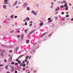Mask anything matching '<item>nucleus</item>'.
I'll return each instance as SVG.
<instances>
[{"mask_svg":"<svg viewBox=\"0 0 73 73\" xmlns=\"http://www.w3.org/2000/svg\"><path fill=\"white\" fill-rule=\"evenodd\" d=\"M11 72H13V71L15 70V68L13 67L12 66L11 67Z\"/></svg>","mask_w":73,"mask_h":73,"instance_id":"obj_1","label":"nucleus"},{"mask_svg":"<svg viewBox=\"0 0 73 73\" xmlns=\"http://www.w3.org/2000/svg\"><path fill=\"white\" fill-rule=\"evenodd\" d=\"M35 32V30H34L33 31H31L29 34L28 35V36H29L30 35H31V34H32V33H34Z\"/></svg>","mask_w":73,"mask_h":73,"instance_id":"obj_2","label":"nucleus"},{"mask_svg":"<svg viewBox=\"0 0 73 73\" xmlns=\"http://www.w3.org/2000/svg\"><path fill=\"white\" fill-rule=\"evenodd\" d=\"M39 47V46L38 45H36L35 47H34L35 49H37V48H38V47Z\"/></svg>","mask_w":73,"mask_h":73,"instance_id":"obj_3","label":"nucleus"},{"mask_svg":"<svg viewBox=\"0 0 73 73\" xmlns=\"http://www.w3.org/2000/svg\"><path fill=\"white\" fill-rule=\"evenodd\" d=\"M46 33H44L41 35V37H42L43 36H44L45 35H46Z\"/></svg>","mask_w":73,"mask_h":73,"instance_id":"obj_4","label":"nucleus"},{"mask_svg":"<svg viewBox=\"0 0 73 73\" xmlns=\"http://www.w3.org/2000/svg\"><path fill=\"white\" fill-rule=\"evenodd\" d=\"M27 6V3H24L23 7H26Z\"/></svg>","mask_w":73,"mask_h":73,"instance_id":"obj_5","label":"nucleus"},{"mask_svg":"<svg viewBox=\"0 0 73 73\" xmlns=\"http://www.w3.org/2000/svg\"><path fill=\"white\" fill-rule=\"evenodd\" d=\"M31 12L32 13H33V14H34V15H36L37 14L34 11H32Z\"/></svg>","mask_w":73,"mask_h":73,"instance_id":"obj_6","label":"nucleus"},{"mask_svg":"<svg viewBox=\"0 0 73 73\" xmlns=\"http://www.w3.org/2000/svg\"><path fill=\"white\" fill-rule=\"evenodd\" d=\"M5 68H6V70H7V69H8V65L6 66Z\"/></svg>","mask_w":73,"mask_h":73,"instance_id":"obj_7","label":"nucleus"},{"mask_svg":"<svg viewBox=\"0 0 73 73\" xmlns=\"http://www.w3.org/2000/svg\"><path fill=\"white\" fill-rule=\"evenodd\" d=\"M3 8H4V9H6V5H3Z\"/></svg>","mask_w":73,"mask_h":73,"instance_id":"obj_8","label":"nucleus"},{"mask_svg":"<svg viewBox=\"0 0 73 73\" xmlns=\"http://www.w3.org/2000/svg\"><path fill=\"white\" fill-rule=\"evenodd\" d=\"M27 44H28L29 42V40H27L26 41Z\"/></svg>","mask_w":73,"mask_h":73,"instance_id":"obj_9","label":"nucleus"},{"mask_svg":"<svg viewBox=\"0 0 73 73\" xmlns=\"http://www.w3.org/2000/svg\"><path fill=\"white\" fill-rule=\"evenodd\" d=\"M43 23H40L39 25L40 26H42V25H43Z\"/></svg>","mask_w":73,"mask_h":73,"instance_id":"obj_10","label":"nucleus"},{"mask_svg":"<svg viewBox=\"0 0 73 73\" xmlns=\"http://www.w3.org/2000/svg\"><path fill=\"white\" fill-rule=\"evenodd\" d=\"M56 11H58V10H60V7H58V9L57 8H56Z\"/></svg>","mask_w":73,"mask_h":73,"instance_id":"obj_11","label":"nucleus"},{"mask_svg":"<svg viewBox=\"0 0 73 73\" xmlns=\"http://www.w3.org/2000/svg\"><path fill=\"white\" fill-rule=\"evenodd\" d=\"M23 63H20V65L21 66H23Z\"/></svg>","mask_w":73,"mask_h":73,"instance_id":"obj_12","label":"nucleus"},{"mask_svg":"<svg viewBox=\"0 0 73 73\" xmlns=\"http://www.w3.org/2000/svg\"><path fill=\"white\" fill-rule=\"evenodd\" d=\"M0 51V52H5V50H1Z\"/></svg>","mask_w":73,"mask_h":73,"instance_id":"obj_13","label":"nucleus"},{"mask_svg":"<svg viewBox=\"0 0 73 73\" xmlns=\"http://www.w3.org/2000/svg\"><path fill=\"white\" fill-rule=\"evenodd\" d=\"M30 19L29 18V17H27L26 18V20H28V21H29V20Z\"/></svg>","mask_w":73,"mask_h":73,"instance_id":"obj_14","label":"nucleus"},{"mask_svg":"<svg viewBox=\"0 0 73 73\" xmlns=\"http://www.w3.org/2000/svg\"><path fill=\"white\" fill-rule=\"evenodd\" d=\"M64 7H67V3H66L64 5Z\"/></svg>","mask_w":73,"mask_h":73,"instance_id":"obj_15","label":"nucleus"},{"mask_svg":"<svg viewBox=\"0 0 73 73\" xmlns=\"http://www.w3.org/2000/svg\"><path fill=\"white\" fill-rule=\"evenodd\" d=\"M65 10H66V11H68V8L67 7H66L65 8Z\"/></svg>","mask_w":73,"mask_h":73,"instance_id":"obj_16","label":"nucleus"},{"mask_svg":"<svg viewBox=\"0 0 73 73\" xmlns=\"http://www.w3.org/2000/svg\"><path fill=\"white\" fill-rule=\"evenodd\" d=\"M18 64H20L21 63V61L20 60H19L18 62Z\"/></svg>","mask_w":73,"mask_h":73,"instance_id":"obj_17","label":"nucleus"},{"mask_svg":"<svg viewBox=\"0 0 73 73\" xmlns=\"http://www.w3.org/2000/svg\"><path fill=\"white\" fill-rule=\"evenodd\" d=\"M26 65L25 64H23V65L22 66L23 67H25V66Z\"/></svg>","mask_w":73,"mask_h":73,"instance_id":"obj_18","label":"nucleus"},{"mask_svg":"<svg viewBox=\"0 0 73 73\" xmlns=\"http://www.w3.org/2000/svg\"><path fill=\"white\" fill-rule=\"evenodd\" d=\"M7 1H8V0H4V3H7Z\"/></svg>","mask_w":73,"mask_h":73,"instance_id":"obj_19","label":"nucleus"},{"mask_svg":"<svg viewBox=\"0 0 73 73\" xmlns=\"http://www.w3.org/2000/svg\"><path fill=\"white\" fill-rule=\"evenodd\" d=\"M24 31H25V32H26V33H27V31H28V30L27 29H26V30H25Z\"/></svg>","mask_w":73,"mask_h":73,"instance_id":"obj_20","label":"nucleus"},{"mask_svg":"<svg viewBox=\"0 0 73 73\" xmlns=\"http://www.w3.org/2000/svg\"><path fill=\"white\" fill-rule=\"evenodd\" d=\"M17 52V48H16V50H15V53H16Z\"/></svg>","mask_w":73,"mask_h":73,"instance_id":"obj_21","label":"nucleus"},{"mask_svg":"<svg viewBox=\"0 0 73 73\" xmlns=\"http://www.w3.org/2000/svg\"><path fill=\"white\" fill-rule=\"evenodd\" d=\"M11 64L12 65H14V64H15V62H12L11 63Z\"/></svg>","mask_w":73,"mask_h":73,"instance_id":"obj_22","label":"nucleus"},{"mask_svg":"<svg viewBox=\"0 0 73 73\" xmlns=\"http://www.w3.org/2000/svg\"><path fill=\"white\" fill-rule=\"evenodd\" d=\"M69 16V15H66V17H68Z\"/></svg>","mask_w":73,"mask_h":73,"instance_id":"obj_23","label":"nucleus"},{"mask_svg":"<svg viewBox=\"0 0 73 73\" xmlns=\"http://www.w3.org/2000/svg\"><path fill=\"white\" fill-rule=\"evenodd\" d=\"M13 15H11L10 17L11 18V19H12V18H13Z\"/></svg>","mask_w":73,"mask_h":73,"instance_id":"obj_24","label":"nucleus"},{"mask_svg":"<svg viewBox=\"0 0 73 73\" xmlns=\"http://www.w3.org/2000/svg\"><path fill=\"white\" fill-rule=\"evenodd\" d=\"M52 34H50L48 35L49 37H50L51 36H52Z\"/></svg>","mask_w":73,"mask_h":73,"instance_id":"obj_25","label":"nucleus"},{"mask_svg":"<svg viewBox=\"0 0 73 73\" xmlns=\"http://www.w3.org/2000/svg\"><path fill=\"white\" fill-rule=\"evenodd\" d=\"M29 58V56H27L26 57V58H27V59H28Z\"/></svg>","mask_w":73,"mask_h":73,"instance_id":"obj_26","label":"nucleus"},{"mask_svg":"<svg viewBox=\"0 0 73 73\" xmlns=\"http://www.w3.org/2000/svg\"><path fill=\"white\" fill-rule=\"evenodd\" d=\"M26 69V68H23V70L24 71Z\"/></svg>","mask_w":73,"mask_h":73,"instance_id":"obj_27","label":"nucleus"},{"mask_svg":"<svg viewBox=\"0 0 73 73\" xmlns=\"http://www.w3.org/2000/svg\"><path fill=\"white\" fill-rule=\"evenodd\" d=\"M15 65H18V63H16L15 64Z\"/></svg>","mask_w":73,"mask_h":73,"instance_id":"obj_28","label":"nucleus"},{"mask_svg":"<svg viewBox=\"0 0 73 73\" xmlns=\"http://www.w3.org/2000/svg\"><path fill=\"white\" fill-rule=\"evenodd\" d=\"M1 56H4V54L3 53H1Z\"/></svg>","mask_w":73,"mask_h":73,"instance_id":"obj_29","label":"nucleus"},{"mask_svg":"<svg viewBox=\"0 0 73 73\" xmlns=\"http://www.w3.org/2000/svg\"><path fill=\"white\" fill-rule=\"evenodd\" d=\"M36 72H37L36 70H35L33 71L34 73H36Z\"/></svg>","mask_w":73,"mask_h":73,"instance_id":"obj_30","label":"nucleus"},{"mask_svg":"<svg viewBox=\"0 0 73 73\" xmlns=\"http://www.w3.org/2000/svg\"><path fill=\"white\" fill-rule=\"evenodd\" d=\"M27 10H30V9H29V7H27Z\"/></svg>","mask_w":73,"mask_h":73,"instance_id":"obj_31","label":"nucleus"},{"mask_svg":"<svg viewBox=\"0 0 73 73\" xmlns=\"http://www.w3.org/2000/svg\"><path fill=\"white\" fill-rule=\"evenodd\" d=\"M25 25H27V22H26L25 23Z\"/></svg>","mask_w":73,"mask_h":73,"instance_id":"obj_32","label":"nucleus"},{"mask_svg":"<svg viewBox=\"0 0 73 73\" xmlns=\"http://www.w3.org/2000/svg\"><path fill=\"white\" fill-rule=\"evenodd\" d=\"M4 61H5V62H7V61L6 60V59L4 60Z\"/></svg>","mask_w":73,"mask_h":73,"instance_id":"obj_33","label":"nucleus"},{"mask_svg":"<svg viewBox=\"0 0 73 73\" xmlns=\"http://www.w3.org/2000/svg\"><path fill=\"white\" fill-rule=\"evenodd\" d=\"M25 62H27L28 61V60L27 59H26L25 60Z\"/></svg>","mask_w":73,"mask_h":73,"instance_id":"obj_34","label":"nucleus"},{"mask_svg":"<svg viewBox=\"0 0 73 73\" xmlns=\"http://www.w3.org/2000/svg\"><path fill=\"white\" fill-rule=\"evenodd\" d=\"M63 7H64V5H62L60 7L61 8Z\"/></svg>","mask_w":73,"mask_h":73,"instance_id":"obj_35","label":"nucleus"},{"mask_svg":"<svg viewBox=\"0 0 73 73\" xmlns=\"http://www.w3.org/2000/svg\"><path fill=\"white\" fill-rule=\"evenodd\" d=\"M17 1H16V2H15V5H16V4H17Z\"/></svg>","mask_w":73,"mask_h":73,"instance_id":"obj_36","label":"nucleus"},{"mask_svg":"<svg viewBox=\"0 0 73 73\" xmlns=\"http://www.w3.org/2000/svg\"><path fill=\"white\" fill-rule=\"evenodd\" d=\"M15 18V19L17 18V16H15L14 17Z\"/></svg>","mask_w":73,"mask_h":73,"instance_id":"obj_37","label":"nucleus"},{"mask_svg":"<svg viewBox=\"0 0 73 73\" xmlns=\"http://www.w3.org/2000/svg\"><path fill=\"white\" fill-rule=\"evenodd\" d=\"M61 14L62 15H64V12H62L61 13Z\"/></svg>","mask_w":73,"mask_h":73,"instance_id":"obj_38","label":"nucleus"},{"mask_svg":"<svg viewBox=\"0 0 73 73\" xmlns=\"http://www.w3.org/2000/svg\"><path fill=\"white\" fill-rule=\"evenodd\" d=\"M3 66V65L0 64V67Z\"/></svg>","mask_w":73,"mask_h":73,"instance_id":"obj_39","label":"nucleus"},{"mask_svg":"<svg viewBox=\"0 0 73 73\" xmlns=\"http://www.w3.org/2000/svg\"><path fill=\"white\" fill-rule=\"evenodd\" d=\"M17 37H19V38H20V35H17Z\"/></svg>","mask_w":73,"mask_h":73,"instance_id":"obj_40","label":"nucleus"},{"mask_svg":"<svg viewBox=\"0 0 73 73\" xmlns=\"http://www.w3.org/2000/svg\"><path fill=\"white\" fill-rule=\"evenodd\" d=\"M51 4L52 5H54V3H53V2L51 3Z\"/></svg>","mask_w":73,"mask_h":73,"instance_id":"obj_41","label":"nucleus"},{"mask_svg":"<svg viewBox=\"0 0 73 73\" xmlns=\"http://www.w3.org/2000/svg\"><path fill=\"white\" fill-rule=\"evenodd\" d=\"M48 20H50V18H49L48 19Z\"/></svg>","mask_w":73,"mask_h":73,"instance_id":"obj_42","label":"nucleus"},{"mask_svg":"<svg viewBox=\"0 0 73 73\" xmlns=\"http://www.w3.org/2000/svg\"><path fill=\"white\" fill-rule=\"evenodd\" d=\"M15 73H17V71H15Z\"/></svg>","mask_w":73,"mask_h":73,"instance_id":"obj_43","label":"nucleus"},{"mask_svg":"<svg viewBox=\"0 0 73 73\" xmlns=\"http://www.w3.org/2000/svg\"><path fill=\"white\" fill-rule=\"evenodd\" d=\"M9 52H12V50H11L9 51Z\"/></svg>","mask_w":73,"mask_h":73,"instance_id":"obj_44","label":"nucleus"},{"mask_svg":"<svg viewBox=\"0 0 73 73\" xmlns=\"http://www.w3.org/2000/svg\"><path fill=\"white\" fill-rule=\"evenodd\" d=\"M27 21V20H26V19H24L23 21H24V22H25V21Z\"/></svg>","mask_w":73,"mask_h":73,"instance_id":"obj_45","label":"nucleus"},{"mask_svg":"<svg viewBox=\"0 0 73 73\" xmlns=\"http://www.w3.org/2000/svg\"><path fill=\"white\" fill-rule=\"evenodd\" d=\"M22 38H23V37H24V35H22Z\"/></svg>","mask_w":73,"mask_h":73,"instance_id":"obj_46","label":"nucleus"},{"mask_svg":"<svg viewBox=\"0 0 73 73\" xmlns=\"http://www.w3.org/2000/svg\"><path fill=\"white\" fill-rule=\"evenodd\" d=\"M16 48H17V50L19 49V47H16Z\"/></svg>","mask_w":73,"mask_h":73,"instance_id":"obj_47","label":"nucleus"},{"mask_svg":"<svg viewBox=\"0 0 73 73\" xmlns=\"http://www.w3.org/2000/svg\"><path fill=\"white\" fill-rule=\"evenodd\" d=\"M19 59H17L16 60V61H18H18H19Z\"/></svg>","mask_w":73,"mask_h":73,"instance_id":"obj_48","label":"nucleus"},{"mask_svg":"<svg viewBox=\"0 0 73 73\" xmlns=\"http://www.w3.org/2000/svg\"><path fill=\"white\" fill-rule=\"evenodd\" d=\"M17 32H18V33H20V31L18 30V31H17Z\"/></svg>","mask_w":73,"mask_h":73,"instance_id":"obj_49","label":"nucleus"},{"mask_svg":"<svg viewBox=\"0 0 73 73\" xmlns=\"http://www.w3.org/2000/svg\"><path fill=\"white\" fill-rule=\"evenodd\" d=\"M25 63V62L24 61H23V64H24Z\"/></svg>","mask_w":73,"mask_h":73,"instance_id":"obj_50","label":"nucleus"},{"mask_svg":"<svg viewBox=\"0 0 73 73\" xmlns=\"http://www.w3.org/2000/svg\"><path fill=\"white\" fill-rule=\"evenodd\" d=\"M7 20H10V19H9V18H7Z\"/></svg>","mask_w":73,"mask_h":73,"instance_id":"obj_51","label":"nucleus"},{"mask_svg":"<svg viewBox=\"0 0 73 73\" xmlns=\"http://www.w3.org/2000/svg\"><path fill=\"white\" fill-rule=\"evenodd\" d=\"M66 14H68V13H69V12H66Z\"/></svg>","mask_w":73,"mask_h":73,"instance_id":"obj_52","label":"nucleus"},{"mask_svg":"<svg viewBox=\"0 0 73 73\" xmlns=\"http://www.w3.org/2000/svg\"><path fill=\"white\" fill-rule=\"evenodd\" d=\"M21 56H19V57L18 58V59H19L20 58H21Z\"/></svg>","mask_w":73,"mask_h":73,"instance_id":"obj_53","label":"nucleus"},{"mask_svg":"<svg viewBox=\"0 0 73 73\" xmlns=\"http://www.w3.org/2000/svg\"><path fill=\"white\" fill-rule=\"evenodd\" d=\"M71 20L72 21H73V18L71 19Z\"/></svg>","mask_w":73,"mask_h":73,"instance_id":"obj_54","label":"nucleus"},{"mask_svg":"<svg viewBox=\"0 0 73 73\" xmlns=\"http://www.w3.org/2000/svg\"><path fill=\"white\" fill-rule=\"evenodd\" d=\"M36 43H35L34 44V45H36Z\"/></svg>","mask_w":73,"mask_h":73,"instance_id":"obj_55","label":"nucleus"},{"mask_svg":"<svg viewBox=\"0 0 73 73\" xmlns=\"http://www.w3.org/2000/svg\"><path fill=\"white\" fill-rule=\"evenodd\" d=\"M50 22H52V20H50Z\"/></svg>","mask_w":73,"mask_h":73,"instance_id":"obj_56","label":"nucleus"},{"mask_svg":"<svg viewBox=\"0 0 73 73\" xmlns=\"http://www.w3.org/2000/svg\"><path fill=\"white\" fill-rule=\"evenodd\" d=\"M63 3H66V1H64V2Z\"/></svg>","mask_w":73,"mask_h":73,"instance_id":"obj_57","label":"nucleus"},{"mask_svg":"<svg viewBox=\"0 0 73 73\" xmlns=\"http://www.w3.org/2000/svg\"><path fill=\"white\" fill-rule=\"evenodd\" d=\"M69 5H71V4L70 3H69Z\"/></svg>","mask_w":73,"mask_h":73,"instance_id":"obj_58","label":"nucleus"},{"mask_svg":"<svg viewBox=\"0 0 73 73\" xmlns=\"http://www.w3.org/2000/svg\"><path fill=\"white\" fill-rule=\"evenodd\" d=\"M10 56H11V55H8V56H9V57H10Z\"/></svg>","mask_w":73,"mask_h":73,"instance_id":"obj_59","label":"nucleus"},{"mask_svg":"<svg viewBox=\"0 0 73 73\" xmlns=\"http://www.w3.org/2000/svg\"><path fill=\"white\" fill-rule=\"evenodd\" d=\"M16 8H19V7H18V6H17V7H16Z\"/></svg>","mask_w":73,"mask_h":73,"instance_id":"obj_60","label":"nucleus"},{"mask_svg":"<svg viewBox=\"0 0 73 73\" xmlns=\"http://www.w3.org/2000/svg\"><path fill=\"white\" fill-rule=\"evenodd\" d=\"M31 23H33V22H32V21H31Z\"/></svg>","mask_w":73,"mask_h":73,"instance_id":"obj_61","label":"nucleus"},{"mask_svg":"<svg viewBox=\"0 0 73 73\" xmlns=\"http://www.w3.org/2000/svg\"><path fill=\"white\" fill-rule=\"evenodd\" d=\"M7 73H11L10 72H7Z\"/></svg>","mask_w":73,"mask_h":73,"instance_id":"obj_62","label":"nucleus"},{"mask_svg":"<svg viewBox=\"0 0 73 73\" xmlns=\"http://www.w3.org/2000/svg\"><path fill=\"white\" fill-rule=\"evenodd\" d=\"M28 63H27V65H28Z\"/></svg>","mask_w":73,"mask_h":73,"instance_id":"obj_63","label":"nucleus"},{"mask_svg":"<svg viewBox=\"0 0 73 73\" xmlns=\"http://www.w3.org/2000/svg\"><path fill=\"white\" fill-rule=\"evenodd\" d=\"M51 8H53V6H51Z\"/></svg>","mask_w":73,"mask_h":73,"instance_id":"obj_64","label":"nucleus"}]
</instances>
